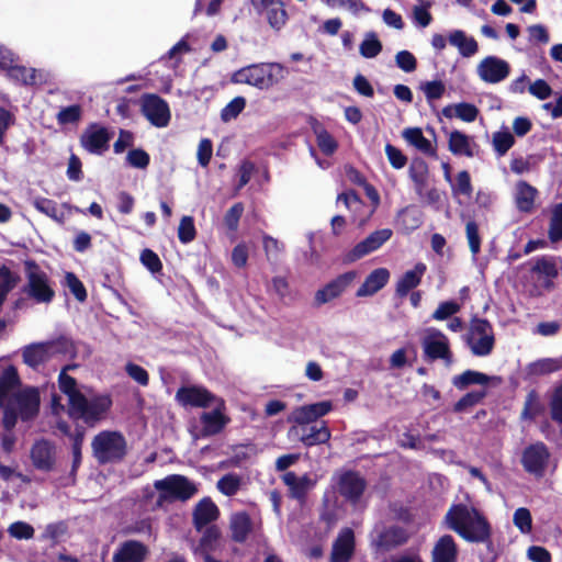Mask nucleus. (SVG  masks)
Segmentation results:
<instances>
[{
    "instance_id": "nucleus-9",
    "label": "nucleus",
    "mask_w": 562,
    "mask_h": 562,
    "mask_svg": "<svg viewBox=\"0 0 562 562\" xmlns=\"http://www.w3.org/2000/svg\"><path fill=\"white\" fill-rule=\"evenodd\" d=\"M114 132L100 123H90L80 135V144L89 154L102 156L110 148Z\"/></svg>"
},
{
    "instance_id": "nucleus-54",
    "label": "nucleus",
    "mask_w": 562,
    "mask_h": 562,
    "mask_svg": "<svg viewBox=\"0 0 562 562\" xmlns=\"http://www.w3.org/2000/svg\"><path fill=\"white\" fill-rule=\"evenodd\" d=\"M8 533L16 540H30L34 537L35 529L31 524L18 520L9 526Z\"/></svg>"
},
{
    "instance_id": "nucleus-15",
    "label": "nucleus",
    "mask_w": 562,
    "mask_h": 562,
    "mask_svg": "<svg viewBox=\"0 0 562 562\" xmlns=\"http://www.w3.org/2000/svg\"><path fill=\"white\" fill-rule=\"evenodd\" d=\"M290 440H300L306 447L326 443L330 439V430L325 422L306 426H292L288 431Z\"/></svg>"
},
{
    "instance_id": "nucleus-48",
    "label": "nucleus",
    "mask_w": 562,
    "mask_h": 562,
    "mask_svg": "<svg viewBox=\"0 0 562 562\" xmlns=\"http://www.w3.org/2000/svg\"><path fill=\"white\" fill-rule=\"evenodd\" d=\"M562 369L560 357L542 358L529 364V371L536 375H544Z\"/></svg>"
},
{
    "instance_id": "nucleus-2",
    "label": "nucleus",
    "mask_w": 562,
    "mask_h": 562,
    "mask_svg": "<svg viewBox=\"0 0 562 562\" xmlns=\"http://www.w3.org/2000/svg\"><path fill=\"white\" fill-rule=\"evenodd\" d=\"M112 398L105 393H83L70 407L67 414L71 419L82 420L88 426H95L112 407Z\"/></svg>"
},
{
    "instance_id": "nucleus-29",
    "label": "nucleus",
    "mask_w": 562,
    "mask_h": 562,
    "mask_svg": "<svg viewBox=\"0 0 562 562\" xmlns=\"http://www.w3.org/2000/svg\"><path fill=\"white\" fill-rule=\"evenodd\" d=\"M21 380L14 366H8L0 374V405L5 404L13 394L20 392Z\"/></svg>"
},
{
    "instance_id": "nucleus-43",
    "label": "nucleus",
    "mask_w": 562,
    "mask_h": 562,
    "mask_svg": "<svg viewBox=\"0 0 562 562\" xmlns=\"http://www.w3.org/2000/svg\"><path fill=\"white\" fill-rule=\"evenodd\" d=\"M465 341L471 349V352L476 357H486L491 355L495 345L494 335L467 337Z\"/></svg>"
},
{
    "instance_id": "nucleus-62",
    "label": "nucleus",
    "mask_w": 562,
    "mask_h": 562,
    "mask_svg": "<svg viewBox=\"0 0 562 562\" xmlns=\"http://www.w3.org/2000/svg\"><path fill=\"white\" fill-rule=\"evenodd\" d=\"M461 306L453 300H448L439 303L431 317L435 321H446L451 318L460 311Z\"/></svg>"
},
{
    "instance_id": "nucleus-31",
    "label": "nucleus",
    "mask_w": 562,
    "mask_h": 562,
    "mask_svg": "<svg viewBox=\"0 0 562 562\" xmlns=\"http://www.w3.org/2000/svg\"><path fill=\"white\" fill-rule=\"evenodd\" d=\"M256 12L265 16L269 25L279 31L281 30V0H250Z\"/></svg>"
},
{
    "instance_id": "nucleus-24",
    "label": "nucleus",
    "mask_w": 562,
    "mask_h": 562,
    "mask_svg": "<svg viewBox=\"0 0 562 562\" xmlns=\"http://www.w3.org/2000/svg\"><path fill=\"white\" fill-rule=\"evenodd\" d=\"M502 383V378L498 375H488L484 372L468 369L463 371L461 374L454 375L452 378V385L463 391L468 389L470 385H499Z\"/></svg>"
},
{
    "instance_id": "nucleus-45",
    "label": "nucleus",
    "mask_w": 562,
    "mask_h": 562,
    "mask_svg": "<svg viewBox=\"0 0 562 562\" xmlns=\"http://www.w3.org/2000/svg\"><path fill=\"white\" fill-rule=\"evenodd\" d=\"M7 76L19 83L24 86H31L36 83V69L35 68H26L24 66L18 65L15 63L10 69L7 71Z\"/></svg>"
},
{
    "instance_id": "nucleus-51",
    "label": "nucleus",
    "mask_w": 562,
    "mask_h": 562,
    "mask_svg": "<svg viewBox=\"0 0 562 562\" xmlns=\"http://www.w3.org/2000/svg\"><path fill=\"white\" fill-rule=\"evenodd\" d=\"M246 99L244 97H235L221 111V120L224 123L235 120L245 109Z\"/></svg>"
},
{
    "instance_id": "nucleus-50",
    "label": "nucleus",
    "mask_w": 562,
    "mask_h": 562,
    "mask_svg": "<svg viewBox=\"0 0 562 562\" xmlns=\"http://www.w3.org/2000/svg\"><path fill=\"white\" fill-rule=\"evenodd\" d=\"M531 271L550 279H554L559 274L555 259L549 256L537 257Z\"/></svg>"
},
{
    "instance_id": "nucleus-19",
    "label": "nucleus",
    "mask_w": 562,
    "mask_h": 562,
    "mask_svg": "<svg viewBox=\"0 0 562 562\" xmlns=\"http://www.w3.org/2000/svg\"><path fill=\"white\" fill-rule=\"evenodd\" d=\"M510 72V66L497 56H487L477 65V75L486 83H498Z\"/></svg>"
},
{
    "instance_id": "nucleus-10",
    "label": "nucleus",
    "mask_w": 562,
    "mask_h": 562,
    "mask_svg": "<svg viewBox=\"0 0 562 562\" xmlns=\"http://www.w3.org/2000/svg\"><path fill=\"white\" fill-rule=\"evenodd\" d=\"M140 112L153 126L158 128L168 126L171 120L168 102L156 93H144L142 95Z\"/></svg>"
},
{
    "instance_id": "nucleus-36",
    "label": "nucleus",
    "mask_w": 562,
    "mask_h": 562,
    "mask_svg": "<svg viewBox=\"0 0 562 562\" xmlns=\"http://www.w3.org/2000/svg\"><path fill=\"white\" fill-rule=\"evenodd\" d=\"M229 527L232 539L235 542L243 543L252 530V522L246 512H237L232 515Z\"/></svg>"
},
{
    "instance_id": "nucleus-58",
    "label": "nucleus",
    "mask_w": 562,
    "mask_h": 562,
    "mask_svg": "<svg viewBox=\"0 0 562 562\" xmlns=\"http://www.w3.org/2000/svg\"><path fill=\"white\" fill-rule=\"evenodd\" d=\"M240 484H241V481L236 474L228 473V474L223 475L217 481L216 486H217L218 491L221 493H223L224 495L233 496L240 488Z\"/></svg>"
},
{
    "instance_id": "nucleus-38",
    "label": "nucleus",
    "mask_w": 562,
    "mask_h": 562,
    "mask_svg": "<svg viewBox=\"0 0 562 562\" xmlns=\"http://www.w3.org/2000/svg\"><path fill=\"white\" fill-rule=\"evenodd\" d=\"M448 147L453 155L474 156L470 136L461 131L454 130L450 133Z\"/></svg>"
},
{
    "instance_id": "nucleus-16",
    "label": "nucleus",
    "mask_w": 562,
    "mask_h": 562,
    "mask_svg": "<svg viewBox=\"0 0 562 562\" xmlns=\"http://www.w3.org/2000/svg\"><path fill=\"white\" fill-rule=\"evenodd\" d=\"M333 408L330 401H321L295 407L289 415L288 422L293 426H306L318 423V418L328 414Z\"/></svg>"
},
{
    "instance_id": "nucleus-49",
    "label": "nucleus",
    "mask_w": 562,
    "mask_h": 562,
    "mask_svg": "<svg viewBox=\"0 0 562 562\" xmlns=\"http://www.w3.org/2000/svg\"><path fill=\"white\" fill-rule=\"evenodd\" d=\"M548 237L551 243L562 240V202L555 204L552 210Z\"/></svg>"
},
{
    "instance_id": "nucleus-35",
    "label": "nucleus",
    "mask_w": 562,
    "mask_h": 562,
    "mask_svg": "<svg viewBox=\"0 0 562 562\" xmlns=\"http://www.w3.org/2000/svg\"><path fill=\"white\" fill-rule=\"evenodd\" d=\"M403 138L422 153L437 158V151L431 142L426 138L420 127H407L402 132Z\"/></svg>"
},
{
    "instance_id": "nucleus-23",
    "label": "nucleus",
    "mask_w": 562,
    "mask_h": 562,
    "mask_svg": "<svg viewBox=\"0 0 562 562\" xmlns=\"http://www.w3.org/2000/svg\"><path fill=\"white\" fill-rule=\"evenodd\" d=\"M355 552V532L351 528H342L333 542L330 562H349Z\"/></svg>"
},
{
    "instance_id": "nucleus-7",
    "label": "nucleus",
    "mask_w": 562,
    "mask_h": 562,
    "mask_svg": "<svg viewBox=\"0 0 562 562\" xmlns=\"http://www.w3.org/2000/svg\"><path fill=\"white\" fill-rule=\"evenodd\" d=\"M274 67L281 70L280 63L252 64L236 70L231 80L233 83H245L265 90L273 85L272 69Z\"/></svg>"
},
{
    "instance_id": "nucleus-47",
    "label": "nucleus",
    "mask_w": 562,
    "mask_h": 562,
    "mask_svg": "<svg viewBox=\"0 0 562 562\" xmlns=\"http://www.w3.org/2000/svg\"><path fill=\"white\" fill-rule=\"evenodd\" d=\"M68 532V524L64 520L50 522L46 525L44 531L40 536V540H49L52 544H57Z\"/></svg>"
},
{
    "instance_id": "nucleus-12",
    "label": "nucleus",
    "mask_w": 562,
    "mask_h": 562,
    "mask_svg": "<svg viewBox=\"0 0 562 562\" xmlns=\"http://www.w3.org/2000/svg\"><path fill=\"white\" fill-rule=\"evenodd\" d=\"M392 235L393 232L390 228H382L372 232L344 255V263H353L378 250L392 237Z\"/></svg>"
},
{
    "instance_id": "nucleus-27",
    "label": "nucleus",
    "mask_w": 562,
    "mask_h": 562,
    "mask_svg": "<svg viewBox=\"0 0 562 562\" xmlns=\"http://www.w3.org/2000/svg\"><path fill=\"white\" fill-rule=\"evenodd\" d=\"M218 508L210 497H203L194 507L192 513L193 526L201 532L212 525L218 517Z\"/></svg>"
},
{
    "instance_id": "nucleus-41",
    "label": "nucleus",
    "mask_w": 562,
    "mask_h": 562,
    "mask_svg": "<svg viewBox=\"0 0 562 562\" xmlns=\"http://www.w3.org/2000/svg\"><path fill=\"white\" fill-rule=\"evenodd\" d=\"M58 387L60 392L67 396L68 407H70L83 394L78 385V381L66 373V370H60L58 374Z\"/></svg>"
},
{
    "instance_id": "nucleus-21",
    "label": "nucleus",
    "mask_w": 562,
    "mask_h": 562,
    "mask_svg": "<svg viewBox=\"0 0 562 562\" xmlns=\"http://www.w3.org/2000/svg\"><path fill=\"white\" fill-rule=\"evenodd\" d=\"M55 445L47 439L36 440L30 451L32 464L36 470L50 472L55 467Z\"/></svg>"
},
{
    "instance_id": "nucleus-59",
    "label": "nucleus",
    "mask_w": 562,
    "mask_h": 562,
    "mask_svg": "<svg viewBox=\"0 0 562 562\" xmlns=\"http://www.w3.org/2000/svg\"><path fill=\"white\" fill-rule=\"evenodd\" d=\"M400 215L403 216V222L411 231H415L423 225L424 214L420 210L414 206H408L401 210Z\"/></svg>"
},
{
    "instance_id": "nucleus-17",
    "label": "nucleus",
    "mask_w": 562,
    "mask_h": 562,
    "mask_svg": "<svg viewBox=\"0 0 562 562\" xmlns=\"http://www.w3.org/2000/svg\"><path fill=\"white\" fill-rule=\"evenodd\" d=\"M217 398L202 385H182L176 393V401L183 407H209L216 403Z\"/></svg>"
},
{
    "instance_id": "nucleus-20",
    "label": "nucleus",
    "mask_w": 562,
    "mask_h": 562,
    "mask_svg": "<svg viewBox=\"0 0 562 562\" xmlns=\"http://www.w3.org/2000/svg\"><path fill=\"white\" fill-rule=\"evenodd\" d=\"M215 407L210 412H203L200 416L202 428L199 437H210L220 434L228 424L229 418L223 414L225 403L218 400Z\"/></svg>"
},
{
    "instance_id": "nucleus-13",
    "label": "nucleus",
    "mask_w": 562,
    "mask_h": 562,
    "mask_svg": "<svg viewBox=\"0 0 562 562\" xmlns=\"http://www.w3.org/2000/svg\"><path fill=\"white\" fill-rule=\"evenodd\" d=\"M551 453L542 441L528 445L521 453V465L524 470L536 477L543 476L550 460Z\"/></svg>"
},
{
    "instance_id": "nucleus-5",
    "label": "nucleus",
    "mask_w": 562,
    "mask_h": 562,
    "mask_svg": "<svg viewBox=\"0 0 562 562\" xmlns=\"http://www.w3.org/2000/svg\"><path fill=\"white\" fill-rule=\"evenodd\" d=\"M24 273L26 282L22 291L36 303H50L55 291L50 285L49 278L33 259L24 261Z\"/></svg>"
},
{
    "instance_id": "nucleus-55",
    "label": "nucleus",
    "mask_w": 562,
    "mask_h": 562,
    "mask_svg": "<svg viewBox=\"0 0 562 562\" xmlns=\"http://www.w3.org/2000/svg\"><path fill=\"white\" fill-rule=\"evenodd\" d=\"M315 134L317 146L322 153L326 156L333 155L338 147L336 139L324 128L315 130Z\"/></svg>"
},
{
    "instance_id": "nucleus-42",
    "label": "nucleus",
    "mask_w": 562,
    "mask_h": 562,
    "mask_svg": "<svg viewBox=\"0 0 562 562\" xmlns=\"http://www.w3.org/2000/svg\"><path fill=\"white\" fill-rule=\"evenodd\" d=\"M383 49L382 42L373 31L367 32L364 38L359 45V53L363 58H375Z\"/></svg>"
},
{
    "instance_id": "nucleus-6",
    "label": "nucleus",
    "mask_w": 562,
    "mask_h": 562,
    "mask_svg": "<svg viewBox=\"0 0 562 562\" xmlns=\"http://www.w3.org/2000/svg\"><path fill=\"white\" fill-rule=\"evenodd\" d=\"M154 487L159 492L158 504L161 502H186L198 492L193 482L181 474H171L156 480Z\"/></svg>"
},
{
    "instance_id": "nucleus-56",
    "label": "nucleus",
    "mask_w": 562,
    "mask_h": 562,
    "mask_svg": "<svg viewBox=\"0 0 562 562\" xmlns=\"http://www.w3.org/2000/svg\"><path fill=\"white\" fill-rule=\"evenodd\" d=\"M196 235V229L194 226V220L192 216L184 215L180 220V224L178 227V238L182 244L191 243Z\"/></svg>"
},
{
    "instance_id": "nucleus-28",
    "label": "nucleus",
    "mask_w": 562,
    "mask_h": 562,
    "mask_svg": "<svg viewBox=\"0 0 562 562\" xmlns=\"http://www.w3.org/2000/svg\"><path fill=\"white\" fill-rule=\"evenodd\" d=\"M390 271L386 268H376L371 271L364 279L363 283L358 288L356 296H372L379 292L387 283Z\"/></svg>"
},
{
    "instance_id": "nucleus-30",
    "label": "nucleus",
    "mask_w": 562,
    "mask_h": 562,
    "mask_svg": "<svg viewBox=\"0 0 562 562\" xmlns=\"http://www.w3.org/2000/svg\"><path fill=\"white\" fill-rule=\"evenodd\" d=\"M426 269L425 263L417 262L413 269L405 271L396 283V295L404 297L409 291L418 286Z\"/></svg>"
},
{
    "instance_id": "nucleus-32",
    "label": "nucleus",
    "mask_w": 562,
    "mask_h": 562,
    "mask_svg": "<svg viewBox=\"0 0 562 562\" xmlns=\"http://www.w3.org/2000/svg\"><path fill=\"white\" fill-rule=\"evenodd\" d=\"M432 562H457L458 547L451 535L441 536L435 543L432 551Z\"/></svg>"
},
{
    "instance_id": "nucleus-11",
    "label": "nucleus",
    "mask_w": 562,
    "mask_h": 562,
    "mask_svg": "<svg viewBox=\"0 0 562 562\" xmlns=\"http://www.w3.org/2000/svg\"><path fill=\"white\" fill-rule=\"evenodd\" d=\"M336 491L344 499L352 505H356L362 497L367 482L356 471L346 470L334 475Z\"/></svg>"
},
{
    "instance_id": "nucleus-8",
    "label": "nucleus",
    "mask_w": 562,
    "mask_h": 562,
    "mask_svg": "<svg viewBox=\"0 0 562 562\" xmlns=\"http://www.w3.org/2000/svg\"><path fill=\"white\" fill-rule=\"evenodd\" d=\"M424 358L428 362L442 360L447 367L453 362L449 339L437 328H427L426 335L422 339Z\"/></svg>"
},
{
    "instance_id": "nucleus-4",
    "label": "nucleus",
    "mask_w": 562,
    "mask_h": 562,
    "mask_svg": "<svg viewBox=\"0 0 562 562\" xmlns=\"http://www.w3.org/2000/svg\"><path fill=\"white\" fill-rule=\"evenodd\" d=\"M72 344L65 337L59 336L56 339L46 341L31 342L21 349L23 362L36 370L40 366L49 361L55 355H67L71 352Z\"/></svg>"
},
{
    "instance_id": "nucleus-1",
    "label": "nucleus",
    "mask_w": 562,
    "mask_h": 562,
    "mask_svg": "<svg viewBox=\"0 0 562 562\" xmlns=\"http://www.w3.org/2000/svg\"><path fill=\"white\" fill-rule=\"evenodd\" d=\"M447 527L470 543L484 542L492 535V526L475 507L453 504L445 516Z\"/></svg>"
},
{
    "instance_id": "nucleus-52",
    "label": "nucleus",
    "mask_w": 562,
    "mask_h": 562,
    "mask_svg": "<svg viewBox=\"0 0 562 562\" xmlns=\"http://www.w3.org/2000/svg\"><path fill=\"white\" fill-rule=\"evenodd\" d=\"M82 108L79 104H70L60 108L56 119L60 125L75 124L81 120Z\"/></svg>"
},
{
    "instance_id": "nucleus-60",
    "label": "nucleus",
    "mask_w": 562,
    "mask_h": 562,
    "mask_svg": "<svg viewBox=\"0 0 562 562\" xmlns=\"http://www.w3.org/2000/svg\"><path fill=\"white\" fill-rule=\"evenodd\" d=\"M126 162L137 169H146L150 162V157L143 148H132L126 155Z\"/></svg>"
},
{
    "instance_id": "nucleus-61",
    "label": "nucleus",
    "mask_w": 562,
    "mask_h": 562,
    "mask_svg": "<svg viewBox=\"0 0 562 562\" xmlns=\"http://www.w3.org/2000/svg\"><path fill=\"white\" fill-rule=\"evenodd\" d=\"M420 90L424 92L427 101L432 102L443 95L446 87L441 80H431L422 82Z\"/></svg>"
},
{
    "instance_id": "nucleus-14",
    "label": "nucleus",
    "mask_w": 562,
    "mask_h": 562,
    "mask_svg": "<svg viewBox=\"0 0 562 562\" xmlns=\"http://www.w3.org/2000/svg\"><path fill=\"white\" fill-rule=\"evenodd\" d=\"M356 271H347L319 288L314 294V305L321 306L340 297L353 283Z\"/></svg>"
},
{
    "instance_id": "nucleus-44",
    "label": "nucleus",
    "mask_w": 562,
    "mask_h": 562,
    "mask_svg": "<svg viewBox=\"0 0 562 562\" xmlns=\"http://www.w3.org/2000/svg\"><path fill=\"white\" fill-rule=\"evenodd\" d=\"M32 204L38 212L45 214L55 222L59 224L64 222V214L58 211L57 203L54 200L36 196L33 199Z\"/></svg>"
},
{
    "instance_id": "nucleus-33",
    "label": "nucleus",
    "mask_w": 562,
    "mask_h": 562,
    "mask_svg": "<svg viewBox=\"0 0 562 562\" xmlns=\"http://www.w3.org/2000/svg\"><path fill=\"white\" fill-rule=\"evenodd\" d=\"M451 46H454L463 58L474 56L479 50V44L473 36H469L463 30H453L448 35Z\"/></svg>"
},
{
    "instance_id": "nucleus-37",
    "label": "nucleus",
    "mask_w": 562,
    "mask_h": 562,
    "mask_svg": "<svg viewBox=\"0 0 562 562\" xmlns=\"http://www.w3.org/2000/svg\"><path fill=\"white\" fill-rule=\"evenodd\" d=\"M441 113L447 119L456 116L463 122L471 123L476 120L479 109L473 103L460 102L445 106Z\"/></svg>"
},
{
    "instance_id": "nucleus-46",
    "label": "nucleus",
    "mask_w": 562,
    "mask_h": 562,
    "mask_svg": "<svg viewBox=\"0 0 562 562\" xmlns=\"http://www.w3.org/2000/svg\"><path fill=\"white\" fill-rule=\"evenodd\" d=\"M487 396L486 389L474 390L468 392L459 401H457L453 405V411L456 413H461L467 411L469 407H473L480 404Z\"/></svg>"
},
{
    "instance_id": "nucleus-22",
    "label": "nucleus",
    "mask_w": 562,
    "mask_h": 562,
    "mask_svg": "<svg viewBox=\"0 0 562 562\" xmlns=\"http://www.w3.org/2000/svg\"><path fill=\"white\" fill-rule=\"evenodd\" d=\"M283 484L289 488V496L296 499L299 503H304L310 491L316 484L307 473L297 475L293 471L283 473Z\"/></svg>"
},
{
    "instance_id": "nucleus-25",
    "label": "nucleus",
    "mask_w": 562,
    "mask_h": 562,
    "mask_svg": "<svg viewBox=\"0 0 562 562\" xmlns=\"http://www.w3.org/2000/svg\"><path fill=\"white\" fill-rule=\"evenodd\" d=\"M407 541L408 533L403 527L391 526L380 531L372 543L378 550L390 551Z\"/></svg>"
},
{
    "instance_id": "nucleus-39",
    "label": "nucleus",
    "mask_w": 562,
    "mask_h": 562,
    "mask_svg": "<svg viewBox=\"0 0 562 562\" xmlns=\"http://www.w3.org/2000/svg\"><path fill=\"white\" fill-rule=\"evenodd\" d=\"M203 535L194 548V554L214 552L220 547L221 531L215 525H211L203 530Z\"/></svg>"
},
{
    "instance_id": "nucleus-18",
    "label": "nucleus",
    "mask_w": 562,
    "mask_h": 562,
    "mask_svg": "<svg viewBox=\"0 0 562 562\" xmlns=\"http://www.w3.org/2000/svg\"><path fill=\"white\" fill-rule=\"evenodd\" d=\"M8 404L20 414L23 422L33 419L40 411V394L35 387H26L13 394Z\"/></svg>"
},
{
    "instance_id": "nucleus-53",
    "label": "nucleus",
    "mask_w": 562,
    "mask_h": 562,
    "mask_svg": "<svg viewBox=\"0 0 562 562\" xmlns=\"http://www.w3.org/2000/svg\"><path fill=\"white\" fill-rule=\"evenodd\" d=\"M515 144L509 131H499L493 135V147L497 156H504Z\"/></svg>"
},
{
    "instance_id": "nucleus-64",
    "label": "nucleus",
    "mask_w": 562,
    "mask_h": 562,
    "mask_svg": "<svg viewBox=\"0 0 562 562\" xmlns=\"http://www.w3.org/2000/svg\"><path fill=\"white\" fill-rule=\"evenodd\" d=\"M549 404L552 420L562 425V383L553 390Z\"/></svg>"
},
{
    "instance_id": "nucleus-34",
    "label": "nucleus",
    "mask_w": 562,
    "mask_h": 562,
    "mask_svg": "<svg viewBox=\"0 0 562 562\" xmlns=\"http://www.w3.org/2000/svg\"><path fill=\"white\" fill-rule=\"evenodd\" d=\"M538 190L527 181L520 180L516 186L515 203L519 212L530 213L535 205Z\"/></svg>"
},
{
    "instance_id": "nucleus-57",
    "label": "nucleus",
    "mask_w": 562,
    "mask_h": 562,
    "mask_svg": "<svg viewBox=\"0 0 562 562\" xmlns=\"http://www.w3.org/2000/svg\"><path fill=\"white\" fill-rule=\"evenodd\" d=\"M65 283L77 301L85 302L87 300V290L81 280L74 272H66Z\"/></svg>"
},
{
    "instance_id": "nucleus-40",
    "label": "nucleus",
    "mask_w": 562,
    "mask_h": 562,
    "mask_svg": "<svg viewBox=\"0 0 562 562\" xmlns=\"http://www.w3.org/2000/svg\"><path fill=\"white\" fill-rule=\"evenodd\" d=\"M546 406L542 403L539 393L536 390H530L526 396L520 418L522 420H533L538 416L544 414Z\"/></svg>"
},
{
    "instance_id": "nucleus-3",
    "label": "nucleus",
    "mask_w": 562,
    "mask_h": 562,
    "mask_svg": "<svg viewBox=\"0 0 562 562\" xmlns=\"http://www.w3.org/2000/svg\"><path fill=\"white\" fill-rule=\"evenodd\" d=\"M91 449L99 464L120 463L127 453V441L120 431L102 430L93 437Z\"/></svg>"
},
{
    "instance_id": "nucleus-63",
    "label": "nucleus",
    "mask_w": 562,
    "mask_h": 562,
    "mask_svg": "<svg viewBox=\"0 0 562 562\" xmlns=\"http://www.w3.org/2000/svg\"><path fill=\"white\" fill-rule=\"evenodd\" d=\"M513 522L522 533H529L532 528L530 510L526 507L517 508L513 516Z\"/></svg>"
},
{
    "instance_id": "nucleus-26",
    "label": "nucleus",
    "mask_w": 562,
    "mask_h": 562,
    "mask_svg": "<svg viewBox=\"0 0 562 562\" xmlns=\"http://www.w3.org/2000/svg\"><path fill=\"white\" fill-rule=\"evenodd\" d=\"M148 554L147 547L134 539L123 541L113 553V562H143Z\"/></svg>"
}]
</instances>
